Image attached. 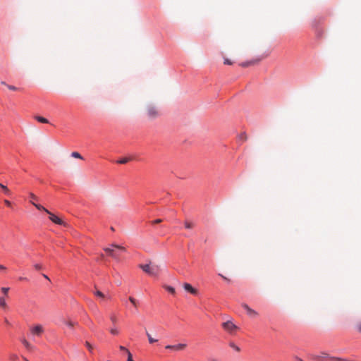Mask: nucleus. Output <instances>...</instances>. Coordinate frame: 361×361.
<instances>
[{"mask_svg":"<svg viewBox=\"0 0 361 361\" xmlns=\"http://www.w3.org/2000/svg\"><path fill=\"white\" fill-rule=\"evenodd\" d=\"M127 361H134L133 360L132 354L130 353V351H128V360Z\"/></svg>","mask_w":361,"mask_h":361,"instance_id":"nucleus-32","label":"nucleus"},{"mask_svg":"<svg viewBox=\"0 0 361 361\" xmlns=\"http://www.w3.org/2000/svg\"><path fill=\"white\" fill-rule=\"evenodd\" d=\"M224 63L225 65H232L233 62L230 59H228L227 58H224Z\"/></svg>","mask_w":361,"mask_h":361,"instance_id":"nucleus-29","label":"nucleus"},{"mask_svg":"<svg viewBox=\"0 0 361 361\" xmlns=\"http://www.w3.org/2000/svg\"><path fill=\"white\" fill-rule=\"evenodd\" d=\"M110 319L113 324H116L117 322V317L115 314H111L110 316Z\"/></svg>","mask_w":361,"mask_h":361,"instance_id":"nucleus-26","label":"nucleus"},{"mask_svg":"<svg viewBox=\"0 0 361 361\" xmlns=\"http://www.w3.org/2000/svg\"><path fill=\"white\" fill-rule=\"evenodd\" d=\"M71 156L74 158L82 159V157L80 154V153L77 152H73L71 153Z\"/></svg>","mask_w":361,"mask_h":361,"instance_id":"nucleus-22","label":"nucleus"},{"mask_svg":"<svg viewBox=\"0 0 361 361\" xmlns=\"http://www.w3.org/2000/svg\"><path fill=\"white\" fill-rule=\"evenodd\" d=\"M356 329L358 332L361 333V322L356 324Z\"/></svg>","mask_w":361,"mask_h":361,"instance_id":"nucleus-33","label":"nucleus"},{"mask_svg":"<svg viewBox=\"0 0 361 361\" xmlns=\"http://www.w3.org/2000/svg\"><path fill=\"white\" fill-rule=\"evenodd\" d=\"M4 202L8 207H11V202L8 200H4Z\"/></svg>","mask_w":361,"mask_h":361,"instance_id":"nucleus-37","label":"nucleus"},{"mask_svg":"<svg viewBox=\"0 0 361 361\" xmlns=\"http://www.w3.org/2000/svg\"><path fill=\"white\" fill-rule=\"evenodd\" d=\"M85 345L87 346V348H88V350H89L90 352H92V345H91L89 342L86 341V343H85Z\"/></svg>","mask_w":361,"mask_h":361,"instance_id":"nucleus-31","label":"nucleus"},{"mask_svg":"<svg viewBox=\"0 0 361 361\" xmlns=\"http://www.w3.org/2000/svg\"><path fill=\"white\" fill-rule=\"evenodd\" d=\"M22 343L24 345V346L26 348L27 350L31 351L34 350V346L31 345L26 339L23 338L21 339Z\"/></svg>","mask_w":361,"mask_h":361,"instance_id":"nucleus-11","label":"nucleus"},{"mask_svg":"<svg viewBox=\"0 0 361 361\" xmlns=\"http://www.w3.org/2000/svg\"><path fill=\"white\" fill-rule=\"evenodd\" d=\"M139 267L146 274L151 276L157 277L159 274V267L158 265H150L149 264H140Z\"/></svg>","mask_w":361,"mask_h":361,"instance_id":"nucleus-1","label":"nucleus"},{"mask_svg":"<svg viewBox=\"0 0 361 361\" xmlns=\"http://www.w3.org/2000/svg\"><path fill=\"white\" fill-rule=\"evenodd\" d=\"M183 288L192 295H197L198 291L196 288H193L190 283H185L183 285Z\"/></svg>","mask_w":361,"mask_h":361,"instance_id":"nucleus-9","label":"nucleus"},{"mask_svg":"<svg viewBox=\"0 0 361 361\" xmlns=\"http://www.w3.org/2000/svg\"><path fill=\"white\" fill-rule=\"evenodd\" d=\"M49 214V219L52 222H54V224H59V225L66 226V224L59 217H58L57 216H56L55 214H54L51 212Z\"/></svg>","mask_w":361,"mask_h":361,"instance_id":"nucleus-8","label":"nucleus"},{"mask_svg":"<svg viewBox=\"0 0 361 361\" xmlns=\"http://www.w3.org/2000/svg\"><path fill=\"white\" fill-rule=\"evenodd\" d=\"M129 300L135 307H137V301L134 298L130 297Z\"/></svg>","mask_w":361,"mask_h":361,"instance_id":"nucleus-27","label":"nucleus"},{"mask_svg":"<svg viewBox=\"0 0 361 361\" xmlns=\"http://www.w3.org/2000/svg\"><path fill=\"white\" fill-rule=\"evenodd\" d=\"M184 225H185V228L187 229H191L195 226L194 223L189 221H185L184 222Z\"/></svg>","mask_w":361,"mask_h":361,"instance_id":"nucleus-16","label":"nucleus"},{"mask_svg":"<svg viewBox=\"0 0 361 361\" xmlns=\"http://www.w3.org/2000/svg\"><path fill=\"white\" fill-rule=\"evenodd\" d=\"M222 327L224 330L228 331L230 334H233L237 329V326H235L232 322L227 321L222 324Z\"/></svg>","mask_w":361,"mask_h":361,"instance_id":"nucleus-4","label":"nucleus"},{"mask_svg":"<svg viewBox=\"0 0 361 361\" xmlns=\"http://www.w3.org/2000/svg\"><path fill=\"white\" fill-rule=\"evenodd\" d=\"M94 295H95L96 296H97V297L101 298H104L105 297V296H104V293H102V292H101V291H99V290H97V291H95V292H94Z\"/></svg>","mask_w":361,"mask_h":361,"instance_id":"nucleus-24","label":"nucleus"},{"mask_svg":"<svg viewBox=\"0 0 361 361\" xmlns=\"http://www.w3.org/2000/svg\"><path fill=\"white\" fill-rule=\"evenodd\" d=\"M1 84L6 85V87L8 85L5 82H1Z\"/></svg>","mask_w":361,"mask_h":361,"instance_id":"nucleus-47","label":"nucleus"},{"mask_svg":"<svg viewBox=\"0 0 361 361\" xmlns=\"http://www.w3.org/2000/svg\"><path fill=\"white\" fill-rule=\"evenodd\" d=\"M11 358L13 360H16V359H18V357L16 355H13Z\"/></svg>","mask_w":361,"mask_h":361,"instance_id":"nucleus-44","label":"nucleus"},{"mask_svg":"<svg viewBox=\"0 0 361 361\" xmlns=\"http://www.w3.org/2000/svg\"><path fill=\"white\" fill-rule=\"evenodd\" d=\"M229 345L231 348H232L235 351H237V352L240 351V348L238 345H236L234 343H233V342L230 343Z\"/></svg>","mask_w":361,"mask_h":361,"instance_id":"nucleus-20","label":"nucleus"},{"mask_svg":"<svg viewBox=\"0 0 361 361\" xmlns=\"http://www.w3.org/2000/svg\"><path fill=\"white\" fill-rule=\"evenodd\" d=\"M7 87L11 90H18V88L13 85H7Z\"/></svg>","mask_w":361,"mask_h":361,"instance_id":"nucleus-36","label":"nucleus"},{"mask_svg":"<svg viewBox=\"0 0 361 361\" xmlns=\"http://www.w3.org/2000/svg\"><path fill=\"white\" fill-rule=\"evenodd\" d=\"M23 279H25L22 278V277L20 278V280H23Z\"/></svg>","mask_w":361,"mask_h":361,"instance_id":"nucleus-48","label":"nucleus"},{"mask_svg":"<svg viewBox=\"0 0 361 361\" xmlns=\"http://www.w3.org/2000/svg\"><path fill=\"white\" fill-rule=\"evenodd\" d=\"M147 114L150 118H155L159 116V111L154 106H148L147 107Z\"/></svg>","mask_w":361,"mask_h":361,"instance_id":"nucleus-5","label":"nucleus"},{"mask_svg":"<svg viewBox=\"0 0 361 361\" xmlns=\"http://www.w3.org/2000/svg\"><path fill=\"white\" fill-rule=\"evenodd\" d=\"M329 355L326 353H322V356H315L314 358V359H317V360H319V359H324V357H328Z\"/></svg>","mask_w":361,"mask_h":361,"instance_id":"nucleus-28","label":"nucleus"},{"mask_svg":"<svg viewBox=\"0 0 361 361\" xmlns=\"http://www.w3.org/2000/svg\"><path fill=\"white\" fill-rule=\"evenodd\" d=\"M221 277H222L224 280L227 281H230V279H228V278H226V276H223L222 274H219Z\"/></svg>","mask_w":361,"mask_h":361,"instance_id":"nucleus-41","label":"nucleus"},{"mask_svg":"<svg viewBox=\"0 0 361 361\" xmlns=\"http://www.w3.org/2000/svg\"><path fill=\"white\" fill-rule=\"evenodd\" d=\"M187 345L185 343H179L178 345H175L174 350H183L186 348Z\"/></svg>","mask_w":361,"mask_h":361,"instance_id":"nucleus-15","label":"nucleus"},{"mask_svg":"<svg viewBox=\"0 0 361 361\" xmlns=\"http://www.w3.org/2000/svg\"><path fill=\"white\" fill-rule=\"evenodd\" d=\"M329 360L330 361H351L348 359L336 357H329Z\"/></svg>","mask_w":361,"mask_h":361,"instance_id":"nucleus-18","label":"nucleus"},{"mask_svg":"<svg viewBox=\"0 0 361 361\" xmlns=\"http://www.w3.org/2000/svg\"><path fill=\"white\" fill-rule=\"evenodd\" d=\"M129 160H130L129 158L125 157V158H123V159L117 161V163L121 164H126Z\"/></svg>","mask_w":361,"mask_h":361,"instance_id":"nucleus-23","label":"nucleus"},{"mask_svg":"<svg viewBox=\"0 0 361 361\" xmlns=\"http://www.w3.org/2000/svg\"><path fill=\"white\" fill-rule=\"evenodd\" d=\"M262 60V59H254V60H251L250 61H246V62H243L242 63H240V66L242 67H247L249 66H252V65H255V64H257L260 61Z\"/></svg>","mask_w":361,"mask_h":361,"instance_id":"nucleus-10","label":"nucleus"},{"mask_svg":"<svg viewBox=\"0 0 361 361\" xmlns=\"http://www.w3.org/2000/svg\"><path fill=\"white\" fill-rule=\"evenodd\" d=\"M9 289L10 288L8 287H2L1 288V290L3 293L4 296L0 297V307H1L4 310H6L8 308V305L6 302V297L8 296Z\"/></svg>","mask_w":361,"mask_h":361,"instance_id":"nucleus-3","label":"nucleus"},{"mask_svg":"<svg viewBox=\"0 0 361 361\" xmlns=\"http://www.w3.org/2000/svg\"><path fill=\"white\" fill-rule=\"evenodd\" d=\"M64 324H66L69 327L74 326V323L71 321H64Z\"/></svg>","mask_w":361,"mask_h":361,"instance_id":"nucleus-30","label":"nucleus"},{"mask_svg":"<svg viewBox=\"0 0 361 361\" xmlns=\"http://www.w3.org/2000/svg\"><path fill=\"white\" fill-rule=\"evenodd\" d=\"M4 321H5V323H6V324H9V322L8 321V319H5V320H4Z\"/></svg>","mask_w":361,"mask_h":361,"instance_id":"nucleus-45","label":"nucleus"},{"mask_svg":"<svg viewBox=\"0 0 361 361\" xmlns=\"http://www.w3.org/2000/svg\"><path fill=\"white\" fill-rule=\"evenodd\" d=\"M43 276H44L45 279H48V280L49 279V277H48L47 275H45V274H43Z\"/></svg>","mask_w":361,"mask_h":361,"instance_id":"nucleus-46","label":"nucleus"},{"mask_svg":"<svg viewBox=\"0 0 361 361\" xmlns=\"http://www.w3.org/2000/svg\"><path fill=\"white\" fill-rule=\"evenodd\" d=\"M295 359H296V360H297V361H304V360H302L301 358L298 357H296V358H295Z\"/></svg>","mask_w":361,"mask_h":361,"instance_id":"nucleus-43","label":"nucleus"},{"mask_svg":"<svg viewBox=\"0 0 361 361\" xmlns=\"http://www.w3.org/2000/svg\"><path fill=\"white\" fill-rule=\"evenodd\" d=\"M119 349L122 351H125L128 354V351H129L126 347L123 345L119 346Z\"/></svg>","mask_w":361,"mask_h":361,"instance_id":"nucleus-35","label":"nucleus"},{"mask_svg":"<svg viewBox=\"0 0 361 361\" xmlns=\"http://www.w3.org/2000/svg\"><path fill=\"white\" fill-rule=\"evenodd\" d=\"M164 288L169 291L170 293L174 295L176 293V290L174 288L169 286H164Z\"/></svg>","mask_w":361,"mask_h":361,"instance_id":"nucleus-19","label":"nucleus"},{"mask_svg":"<svg viewBox=\"0 0 361 361\" xmlns=\"http://www.w3.org/2000/svg\"><path fill=\"white\" fill-rule=\"evenodd\" d=\"M174 348H175V345H168L165 347L166 349H171V350H174Z\"/></svg>","mask_w":361,"mask_h":361,"instance_id":"nucleus-38","label":"nucleus"},{"mask_svg":"<svg viewBox=\"0 0 361 361\" xmlns=\"http://www.w3.org/2000/svg\"><path fill=\"white\" fill-rule=\"evenodd\" d=\"M242 307L246 310L247 314L252 318H255L258 316L257 312L250 308L247 304L243 303Z\"/></svg>","mask_w":361,"mask_h":361,"instance_id":"nucleus-7","label":"nucleus"},{"mask_svg":"<svg viewBox=\"0 0 361 361\" xmlns=\"http://www.w3.org/2000/svg\"><path fill=\"white\" fill-rule=\"evenodd\" d=\"M162 221V220L161 219H156L155 221H154L152 223L153 224H159V223H161Z\"/></svg>","mask_w":361,"mask_h":361,"instance_id":"nucleus-40","label":"nucleus"},{"mask_svg":"<svg viewBox=\"0 0 361 361\" xmlns=\"http://www.w3.org/2000/svg\"><path fill=\"white\" fill-rule=\"evenodd\" d=\"M145 333H146V335H147V336L148 338V341H149V343L152 344V343L158 341V340L154 338L147 331H145Z\"/></svg>","mask_w":361,"mask_h":361,"instance_id":"nucleus-14","label":"nucleus"},{"mask_svg":"<svg viewBox=\"0 0 361 361\" xmlns=\"http://www.w3.org/2000/svg\"><path fill=\"white\" fill-rule=\"evenodd\" d=\"M31 204H33L37 209L44 211L47 214H50V212L47 210L46 208H44L43 206L36 204L34 202H31Z\"/></svg>","mask_w":361,"mask_h":361,"instance_id":"nucleus-12","label":"nucleus"},{"mask_svg":"<svg viewBox=\"0 0 361 361\" xmlns=\"http://www.w3.org/2000/svg\"><path fill=\"white\" fill-rule=\"evenodd\" d=\"M30 202H34L35 200H38V197L35 195L33 194L32 192H30Z\"/></svg>","mask_w":361,"mask_h":361,"instance_id":"nucleus-25","label":"nucleus"},{"mask_svg":"<svg viewBox=\"0 0 361 361\" xmlns=\"http://www.w3.org/2000/svg\"><path fill=\"white\" fill-rule=\"evenodd\" d=\"M0 188L2 189V190L4 191V192L6 195H11V190L8 188V187L6 185H4V184L0 183Z\"/></svg>","mask_w":361,"mask_h":361,"instance_id":"nucleus-13","label":"nucleus"},{"mask_svg":"<svg viewBox=\"0 0 361 361\" xmlns=\"http://www.w3.org/2000/svg\"><path fill=\"white\" fill-rule=\"evenodd\" d=\"M34 267H35V269H37V270H40V269H42V265H41V264H35V265H34Z\"/></svg>","mask_w":361,"mask_h":361,"instance_id":"nucleus-34","label":"nucleus"},{"mask_svg":"<svg viewBox=\"0 0 361 361\" xmlns=\"http://www.w3.org/2000/svg\"><path fill=\"white\" fill-rule=\"evenodd\" d=\"M240 139H242L243 141L246 140V139H247V136H246V135H245V134H242V135H240Z\"/></svg>","mask_w":361,"mask_h":361,"instance_id":"nucleus-39","label":"nucleus"},{"mask_svg":"<svg viewBox=\"0 0 361 361\" xmlns=\"http://www.w3.org/2000/svg\"><path fill=\"white\" fill-rule=\"evenodd\" d=\"M30 331L32 335L40 336L44 333V329L42 325L37 324L30 328Z\"/></svg>","mask_w":361,"mask_h":361,"instance_id":"nucleus-6","label":"nucleus"},{"mask_svg":"<svg viewBox=\"0 0 361 361\" xmlns=\"http://www.w3.org/2000/svg\"><path fill=\"white\" fill-rule=\"evenodd\" d=\"M6 269V268L4 266H3V265L0 264V269H1V270H5Z\"/></svg>","mask_w":361,"mask_h":361,"instance_id":"nucleus-42","label":"nucleus"},{"mask_svg":"<svg viewBox=\"0 0 361 361\" xmlns=\"http://www.w3.org/2000/svg\"><path fill=\"white\" fill-rule=\"evenodd\" d=\"M35 119L37 121L42 123H49V121L42 116H35Z\"/></svg>","mask_w":361,"mask_h":361,"instance_id":"nucleus-17","label":"nucleus"},{"mask_svg":"<svg viewBox=\"0 0 361 361\" xmlns=\"http://www.w3.org/2000/svg\"><path fill=\"white\" fill-rule=\"evenodd\" d=\"M117 249L121 251H126V248L121 245H116V244H112L111 245V247H104V250L112 258L118 261L119 260V255L114 250V249Z\"/></svg>","mask_w":361,"mask_h":361,"instance_id":"nucleus-2","label":"nucleus"},{"mask_svg":"<svg viewBox=\"0 0 361 361\" xmlns=\"http://www.w3.org/2000/svg\"><path fill=\"white\" fill-rule=\"evenodd\" d=\"M110 333L113 335H118L119 334V331L116 327H112L110 329Z\"/></svg>","mask_w":361,"mask_h":361,"instance_id":"nucleus-21","label":"nucleus"}]
</instances>
